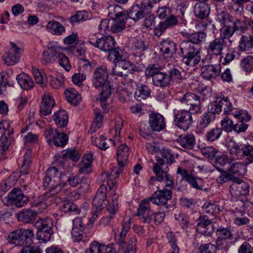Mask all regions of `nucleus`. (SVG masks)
<instances>
[{"label":"nucleus","instance_id":"nucleus-1","mask_svg":"<svg viewBox=\"0 0 253 253\" xmlns=\"http://www.w3.org/2000/svg\"><path fill=\"white\" fill-rule=\"evenodd\" d=\"M108 73L106 67L97 68L93 74L92 84L96 88H101V93L105 98L110 97L111 94V85L108 80Z\"/></svg>","mask_w":253,"mask_h":253},{"label":"nucleus","instance_id":"nucleus-2","mask_svg":"<svg viewBox=\"0 0 253 253\" xmlns=\"http://www.w3.org/2000/svg\"><path fill=\"white\" fill-rule=\"evenodd\" d=\"M34 239V233L30 229H19L10 232L7 237L9 243L17 246L31 245Z\"/></svg>","mask_w":253,"mask_h":253},{"label":"nucleus","instance_id":"nucleus-3","mask_svg":"<svg viewBox=\"0 0 253 253\" xmlns=\"http://www.w3.org/2000/svg\"><path fill=\"white\" fill-rule=\"evenodd\" d=\"M145 74L147 77L152 78V84L155 86L164 88L170 84V77L167 73L161 72V68L156 65L147 67Z\"/></svg>","mask_w":253,"mask_h":253},{"label":"nucleus","instance_id":"nucleus-4","mask_svg":"<svg viewBox=\"0 0 253 253\" xmlns=\"http://www.w3.org/2000/svg\"><path fill=\"white\" fill-rule=\"evenodd\" d=\"M53 221L50 219H40L35 223L38 231L36 237L38 240L46 242L50 240L53 234Z\"/></svg>","mask_w":253,"mask_h":253},{"label":"nucleus","instance_id":"nucleus-5","mask_svg":"<svg viewBox=\"0 0 253 253\" xmlns=\"http://www.w3.org/2000/svg\"><path fill=\"white\" fill-rule=\"evenodd\" d=\"M88 220L85 218L77 217L73 220L72 236L74 241L79 242L82 240L83 234L88 233V229L92 227L93 224H87Z\"/></svg>","mask_w":253,"mask_h":253},{"label":"nucleus","instance_id":"nucleus-6","mask_svg":"<svg viewBox=\"0 0 253 253\" xmlns=\"http://www.w3.org/2000/svg\"><path fill=\"white\" fill-rule=\"evenodd\" d=\"M136 215L142 223H150L153 221L154 212L148 199L146 198L140 202Z\"/></svg>","mask_w":253,"mask_h":253},{"label":"nucleus","instance_id":"nucleus-7","mask_svg":"<svg viewBox=\"0 0 253 253\" xmlns=\"http://www.w3.org/2000/svg\"><path fill=\"white\" fill-rule=\"evenodd\" d=\"M250 186L248 183L244 182L237 177L234 178L230 186V192L233 197L239 198L240 196H246L249 193Z\"/></svg>","mask_w":253,"mask_h":253},{"label":"nucleus","instance_id":"nucleus-8","mask_svg":"<svg viewBox=\"0 0 253 253\" xmlns=\"http://www.w3.org/2000/svg\"><path fill=\"white\" fill-rule=\"evenodd\" d=\"M222 109L224 114H228L232 110L233 106L228 97H218L216 100L209 106V109L216 114L221 112Z\"/></svg>","mask_w":253,"mask_h":253},{"label":"nucleus","instance_id":"nucleus-9","mask_svg":"<svg viewBox=\"0 0 253 253\" xmlns=\"http://www.w3.org/2000/svg\"><path fill=\"white\" fill-rule=\"evenodd\" d=\"M172 197L171 187L164 188V189L156 191L153 196L146 198L153 204L160 205H165L168 201Z\"/></svg>","mask_w":253,"mask_h":253},{"label":"nucleus","instance_id":"nucleus-10","mask_svg":"<svg viewBox=\"0 0 253 253\" xmlns=\"http://www.w3.org/2000/svg\"><path fill=\"white\" fill-rule=\"evenodd\" d=\"M10 48L2 56L4 64L8 66H12L16 64L19 59L20 48L15 43H10Z\"/></svg>","mask_w":253,"mask_h":253},{"label":"nucleus","instance_id":"nucleus-11","mask_svg":"<svg viewBox=\"0 0 253 253\" xmlns=\"http://www.w3.org/2000/svg\"><path fill=\"white\" fill-rule=\"evenodd\" d=\"M196 230L200 233L211 236L214 231V226L211 221L206 216L199 215L197 219Z\"/></svg>","mask_w":253,"mask_h":253},{"label":"nucleus","instance_id":"nucleus-12","mask_svg":"<svg viewBox=\"0 0 253 253\" xmlns=\"http://www.w3.org/2000/svg\"><path fill=\"white\" fill-rule=\"evenodd\" d=\"M8 202L18 208H21L26 204L29 199L23 193L19 188H13L7 196Z\"/></svg>","mask_w":253,"mask_h":253},{"label":"nucleus","instance_id":"nucleus-13","mask_svg":"<svg viewBox=\"0 0 253 253\" xmlns=\"http://www.w3.org/2000/svg\"><path fill=\"white\" fill-rule=\"evenodd\" d=\"M116 42L113 37L105 36L99 39L97 46L101 50L109 52V56H114V51H120L118 48H115Z\"/></svg>","mask_w":253,"mask_h":253},{"label":"nucleus","instance_id":"nucleus-14","mask_svg":"<svg viewBox=\"0 0 253 253\" xmlns=\"http://www.w3.org/2000/svg\"><path fill=\"white\" fill-rule=\"evenodd\" d=\"M114 246L113 243L106 246L96 241H93L90 244L89 250L86 251L85 253H116Z\"/></svg>","mask_w":253,"mask_h":253},{"label":"nucleus","instance_id":"nucleus-15","mask_svg":"<svg viewBox=\"0 0 253 253\" xmlns=\"http://www.w3.org/2000/svg\"><path fill=\"white\" fill-rule=\"evenodd\" d=\"M149 124L152 130L160 131L165 127L164 117L158 113H153L149 115Z\"/></svg>","mask_w":253,"mask_h":253},{"label":"nucleus","instance_id":"nucleus-16","mask_svg":"<svg viewBox=\"0 0 253 253\" xmlns=\"http://www.w3.org/2000/svg\"><path fill=\"white\" fill-rule=\"evenodd\" d=\"M225 45H227V42L218 37L210 42L207 49L208 53L218 55L222 53Z\"/></svg>","mask_w":253,"mask_h":253},{"label":"nucleus","instance_id":"nucleus-17","mask_svg":"<svg viewBox=\"0 0 253 253\" xmlns=\"http://www.w3.org/2000/svg\"><path fill=\"white\" fill-rule=\"evenodd\" d=\"M160 50L165 58H170L175 54V44L169 40H164L160 42Z\"/></svg>","mask_w":253,"mask_h":253},{"label":"nucleus","instance_id":"nucleus-18","mask_svg":"<svg viewBox=\"0 0 253 253\" xmlns=\"http://www.w3.org/2000/svg\"><path fill=\"white\" fill-rule=\"evenodd\" d=\"M59 47L55 45L51 46L46 51L43 52L41 62L43 65H48L54 62L58 57Z\"/></svg>","mask_w":253,"mask_h":253},{"label":"nucleus","instance_id":"nucleus-19","mask_svg":"<svg viewBox=\"0 0 253 253\" xmlns=\"http://www.w3.org/2000/svg\"><path fill=\"white\" fill-rule=\"evenodd\" d=\"M55 105V101L49 94H44L40 107V113L47 116L51 113L53 107Z\"/></svg>","mask_w":253,"mask_h":253},{"label":"nucleus","instance_id":"nucleus-20","mask_svg":"<svg viewBox=\"0 0 253 253\" xmlns=\"http://www.w3.org/2000/svg\"><path fill=\"white\" fill-rule=\"evenodd\" d=\"M114 56L115 59L116 61V64L117 65L116 68L117 73H120L119 71L120 68L127 71V73L129 74L131 73V71L133 68V65L130 63L129 61L126 60L125 58H123L121 55L120 51H114Z\"/></svg>","mask_w":253,"mask_h":253},{"label":"nucleus","instance_id":"nucleus-21","mask_svg":"<svg viewBox=\"0 0 253 253\" xmlns=\"http://www.w3.org/2000/svg\"><path fill=\"white\" fill-rule=\"evenodd\" d=\"M220 64L209 65L204 67L202 75L205 79L209 80L215 79L220 75Z\"/></svg>","mask_w":253,"mask_h":253},{"label":"nucleus","instance_id":"nucleus-22","mask_svg":"<svg viewBox=\"0 0 253 253\" xmlns=\"http://www.w3.org/2000/svg\"><path fill=\"white\" fill-rule=\"evenodd\" d=\"M210 9V6L208 3L204 2H199L195 4L193 13L197 18L204 19L209 16Z\"/></svg>","mask_w":253,"mask_h":253},{"label":"nucleus","instance_id":"nucleus-23","mask_svg":"<svg viewBox=\"0 0 253 253\" xmlns=\"http://www.w3.org/2000/svg\"><path fill=\"white\" fill-rule=\"evenodd\" d=\"M37 215V212L35 211L25 209L17 213V217L19 221L25 223H32L35 220Z\"/></svg>","mask_w":253,"mask_h":253},{"label":"nucleus","instance_id":"nucleus-24","mask_svg":"<svg viewBox=\"0 0 253 253\" xmlns=\"http://www.w3.org/2000/svg\"><path fill=\"white\" fill-rule=\"evenodd\" d=\"M175 122L179 128L186 130L190 125V113L187 111H182L175 116Z\"/></svg>","mask_w":253,"mask_h":253},{"label":"nucleus","instance_id":"nucleus-25","mask_svg":"<svg viewBox=\"0 0 253 253\" xmlns=\"http://www.w3.org/2000/svg\"><path fill=\"white\" fill-rule=\"evenodd\" d=\"M150 11L143 9L138 4H136L132 6L130 9L128 16L134 21L137 22L145 18L147 14Z\"/></svg>","mask_w":253,"mask_h":253},{"label":"nucleus","instance_id":"nucleus-26","mask_svg":"<svg viewBox=\"0 0 253 253\" xmlns=\"http://www.w3.org/2000/svg\"><path fill=\"white\" fill-rule=\"evenodd\" d=\"M47 30L53 35L62 36L65 33V27L58 21L51 20L46 25Z\"/></svg>","mask_w":253,"mask_h":253},{"label":"nucleus","instance_id":"nucleus-27","mask_svg":"<svg viewBox=\"0 0 253 253\" xmlns=\"http://www.w3.org/2000/svg\"><path fill=\"white\" fill-rule=\"evenodd\" d=\"M233 140H230L228 142V150L233 159H239L242 158V145Z\"/></svg>","mask_w":253,"mask_h":253},{"label":"nucleus","instance_id":"nucleus-28","mask_svg":"<svg viewBox=\"0 0 253 253\" xmlns=\"http://www.w3.org/2000/svg\"><path fill=\"white\" fill-rule=\"evenodd\" d=\"M108 15L111 19H126V15L121 7L114 4L108 6Z\"/></svg>","mask_w":253,"mask_h":253},{"label":"nucleus","instance_id":"nucleus-29","mask_svg":"<svg viewBox=\"0 0 253 253\" xmlns=\"http://www.w3.org/2000/svg\"><path fill=\"white\" fill-rule=\"evenodd\" d=\"M16 80L20 86L25 90H29L34 86L32 78L28 74L23 73L17 76Z\"/></svg>","mask_w":253,"mask_h":253},{"label":"nucleus","instance_id":"nucleus-30","mask_svg":"<svg viewBox=\"0 0 253 253\" xmlns=\"http://www.w3.org/2000/svg\"><path fill=\"white\" fill-rule=\"evenodd\" d=\"M155 181L163 183L166 187L172 186L174 183L171 175H156L154 176H151L149 183L151 185H153Z\"/></svg>","mask_w":253,"mask_h":253},{"label":"nucleus","instance_id":"nucleus-31","mask_svg":"<svg viewBox=\"0 0 253 253\" xmlns=\"http://www.w3.org/2000/svg\"><path fill=\"white\" fill-rule=\"evenodd\" d=\"M131 219L129 217L124 218L122 222V229L120 233L118 243L119 245H124L125 244V239L126 235L130 228Z\"/></svg>","mask_w":253,"mask_h":253},{"label":"nucleus","instance_id":"nucleus-32","mask_svg":"<svg viewBox=\"0 0 253 253\" xmlns=\"http://www.w3.org/2000/svg\"><path fill=\"white\" fill-rule=\"evenodd\" d=\"M151 90L149 87L144 84L138 85L134 93L135 98L139 101L146 99L150 96Z\"/></svg>","mask_w":253,"mask_h":253},{"label":"nucleus","instance_id":"nucleus-33","mask_svg":"<svg viewBox=\"0 0 253 253\" xmlns=\"http://www.w3.org/2000/svg\"><path fill=\"white\" fill-rule=\"evenodd\" d=\"M65 94L68 102L74 105H77L82 101L81 94L73 88L66 89Z\"/></svg>","mask_w":253,"mask_h":253},{"label":"nucleus","instance_id":"nucleus-34","mask_svg":"<svg viewBox=\"0 0 253 253\" xmlns=\"http://www.w3.org/2000/svg\"><path fill=\"white\" fill-rule=\"evenodd\" d=\"M53 118L56 125L59 127H65L68 122L67 113L63 110L55 112Z\"/></svg>","mask_w":253,"mask_h":253},{"label":"nucleus","instance_id":"nucleus-35","mask_svg":"<svg viewBox=\"0 0 253 253\" xmlns=\"http://www.w3.org/2000/svg\"><path fill=\"white\" fill-rule=\"evenodd\" d=\"M92 161V155L91 154H87L84 155L82 161L79 165L80 172L81 173H88L91 172V165Z\"/></svg>","mask_w":253,"mask_h":253},{"label":"nucleus","instance_id":"nucleus-36","mask_svg":"<svg viewBox=\"0 0 253 253\" xmlns=\"http://www.w3.org/2000/svg\"><path fill=\"white\" fill-rule=\"evenodd\" d=\"M239 43V48L242 51L252 52L253 49V41L252 36L243 35Z\"/></svg>","mask_w":253,"mask_h":253},{"label":"nucleus","instance_id":"nucleus-37","mask_svg":"<svg viewBox=\"0 0 253 253\" xmlns=\"http://www.w3.org/2000/svg\"><path fill=\"white\" fill-rule=\"evenodd\" d=\"M237 26L235 25V23H233L232 25L225 26L223 28L220 29V38H222L224 41H228L231 43V41L229 39L233 36V34L236 30Z\"/></svg>","mask_w":253,"mask_h":253},{"label":"nucleus","instance_id":"nucleus-38","mask_svg":"<svg viewBox=\"0 0 253 253\" xmlns=\"http://www.w3.org/2000/svg\"><path fill=\"white\" fill-rule=\"evenodd\" d=\"M61 175H46L43 179V184L44 187L53 188L59 185Z\"/></svg>","mask_w":253,"mask_h":253},{"label":"nucleus","instance_id":"nucleus-39","mask_svg":"<svg viewBox=\"0 0 253 253\" xmlns=\"http://www.w3.org/2000/svg\"><path fill=\"white\" fill-rule=\"evenodd\" d=\"M180 53L182 58V62L187 66L190 62V42L186 40L181 42L180 45Z\"/></svg>","mask_w":253,"mask_h":253},{"label":"nucleus","instance_id":"nucleus-40","mask_svg":"<svg viewBox=\"0 0 253 253\" xmlns=\"http://www.w3.org/2000/svg\"><path fill=\"white\" fill-rule=\"evenodd\" d=\"M246 157L245 164L248 165L253 163V146L248 143L242 145V157Z\"/></svg>","mask_w":253,"mask_h":253},{"label":"nucleus","instance_id":"nucleus-41","mask_svg":"<svg viewBox=\"0 0 253 253\" xmlns=\"http://www.w3.org/2000/svg\"><path fill=\"white\" fill-rule=\"evenodd\" d=\"M128 155V146L126 144L121 145L117 150V161L122 164L127 163Z\"/></svg>","mask_w":253,"mask_h":253},{"label":"nucleus","instance_id":"nucleus-42","mask_svg":"<svg viewBox=\"0 0 253 253\" xmlns=\"http://www.w3.org/2000/svg\"><path fill=\"white\" fill-rule=\"evenodd\" d=\"M153 171L156 174H167L169 171L168 164L163 159H159L153 167Z\"/></svg>","mask_w":253,"mask_h":253},{"label":"nucleus","instance_id":"nucleus-43","mask_svg":"<svg viewBox=\"0 0 253 253\" xmlns=\"http://www.w3.org/2000/svg\"><path fill=\"white\" fill-rule=\"evenodd\" d=\"M92 142L101 150H106L113 144V140L111 139H107L104 136L101 135L99 138L92 137Z\"/></svg>","mask_w":253,"mask_h":253},{"label":"nucleus","instance_id":"nucleus-44","mask_svg":"<svg viewBox=\"0 0 253 253\" xmlns=\"http://www.w3.org/2000/svg\"><path fill=\"white\" fill-rule=\"evenodd\" d=\"M202 154L211 163L213 160H215V157L217 154H218L219 151L213 146H206L201 149Z\"/></svg>","mask_w":253,"mask_h":253},{"label":"nucleus","instance_id":"nucleus-45","mask_svg":"<svg viewBox=\"0 0 253 253\" xmlns=\"http://www.w3.org/2000/svg\"><path fill=\"white\" fill-rule=\"evenodd\" d=\"M68 140V136L63 132H56L52 138L53 144L57 147H64L67 143Z\"/></svg>","mask_w":253,"mask_h":253},{"label":"nucleus","instance_id":"nucleus-46","mask_svg":"<svg viewBox=\"0 0 253 253\" xmlns=\"http://www.w3.org/2000/svg\"><path fill=\"white\" fill-rule=\"evenodd\" d=\"M126 19H110L112 25L110 26V32L113 33H119L125 27V20Z\"/></svg>","mask_w":253,"mask_h":253},{"label":"nucleus","instance_id":"nucleus-47","mask_svg":"<svg viewBox=\"0 0 253 253\" xmlns=\"http://www.w3.org/2000/svg\"><path fill=\"white\" fill-rule=\"evenodd\" d=\"M95 119L92 123L89 132L91 133L95 132L99 129L102 124L103 116L97 109H95Z\"/></svg>","mask_w":253,"mask_h":253},{"label":"nucleus","instance_id":"nucleus-48","mask_svg":"<svg viewBox=\"0 0 253 253\" xmlns=\"http://www.w3.org/2000/svg\"><path fill=\"white\" fill-rule=\"evenodd\" d=\"M209 111L204 113L201 117L199 125L203 127H207L215 119L214 115L216 113L212 112L209 109Z\"/></svg>","mask_w":253,"mask_h":253},{"label":"nucleus","instance_id":"nucleus-49","mask_svg":"<svg viewBox=\"0 0 253 253\" xmlns=\"http://www.w3.org/2000/svg\"><path fill=\"white\" fill-rule=\"evenodd\" d=\"M62 178L65 177L67 179L69 184L73 187H75L82 182H85V179H84L82 175H62Z\"/></svg>","mask_w":253,"mask_h":253},{"label":"nucleus","instance_id":"nucleus-50","mask_svg":"<svg viewBox=\"0 0 253 253\" xmlns=\"http://www.w3.org/2000/svg\"><path fill=\"white\" fill-rule=\"evenodd\" d=\"M240 66L243 71L247 72H251L253 70V56L248 55L242 59Z\"/></svg>","mask_w":253,"mask_h":253},{"label":"nucleus","instance_id":"nucleus-51","mask_svg":"<svg viewBox=\"0 0 253 253\" xmlns=\"http://www.w3.org/2000/svg\"><path fill=\"white\" fill-rule=\"evenodd\" d=\"M30 155V151H27L24 155L20 169V172L22 174H28L30 172L29 170L31 163Z\"/></svg>","mask_w":253,"mask_h":253},{"label":"nucleus","instance_id":"nucleus-52","mask_svg":"<svg viewBox=\"0 0 253 253\" xmlns=\"http://www.w3.org/2000/svg\"><path fill=\"white\" fill-rule=\"evenodd\" d=\"M61 211L66 213L71 212H78V207L72 201L65 200L60 206Z\"/></svg>","mask_w":253,"mask_h":253},{"label":"nucleus","instance_id":"nucleus-53","mask_svg":"<svg viewBox=\"0 0 253 253\" xmlns=\"http://www.w3.org/2000/svg\"><path fill=\"white\" fill-rule=\"evenodd\" d=\"M247 165L241 163H236L232 164L228 171L231 174H236L239 173V174H245L247 172V168L246 167Z\"/></svg>","mask_w":253,"mask_h":253},{"label":"nucleus","instance_id":"nucleus-54","mask_svg":"<svg viewBox=\"0 0 253 253\" xmlns=\"http://www.w3.org/2000/svg\"><path fill=\"white\" fill-rule=\"evenodd\" d=\"M222 132V129L215 127L210 129L206 134V139L210 141H213L219 138Z\"/></svg>","mask_w":253,"mask_h":253},{"label":"nucleus","instance_id":"nucleus-55","mask_svg":"<svg viewBox=\"0 0 253 253\" xmlns=\"http://www.w3.org/2000/svg\"><path fill=\"white\" fill-rule=\"evenodd\" d=\"M175 218L176 220L178 221L181 228L187 233L190 220L188 214L187 213H180Z\"/></svg>","mask_w":253,"mask_h":253},{"label":"nucleus","instance_id":"nucleus-56","mask_svg":"<svg viewBox=\"0 0 253 253\" xmlns=\"http://www.w3.org/2000/svg\"><path fill=\"white\" fill-rule=\"evenodd\" d=\"M216 233L217 237L220 238V239H223L226 241L233 239L231 230L227 228L219 227L217 229Z\"/></svg>","mask_w":253,"mask_h":253},{"label":"nucleus","instance_id":"nucleus-57","mask_svg":"<svg viewBox=\"0 0 253 253\" xmlns=\"http://www.w3.org/2000/svg\"><path fill=\"white\" fill-rule=\"evenodd\" d=\"M119 195L115 193L113 196L111 201L109 202L107 206V210L108 212L114 215L119 209L118 201Z\"/></svg>","mask_w":253,"mask_h":253},{"label":"nucleus","instance_id":"nucleus-58","mask_svg":"<svg viewBox=\"0 0 253 253\" xmlns=\"http://www.w3.org/2000/svg\"><path fill=\"white\" fill-rule=\"evenodd\" d=\"M191 110L193 111V113H198L201 112V102L199 97L197 96L195 93H191Z\"/></svg>","mask_w":253,"mask_h":253},{"label":"nucleus","instance_id":"nucleus-59","mask_svg":"<svg viewBox=\"0 0 253 253\" xmlns=\"http://www.w3.org/2000/svg\"><path fill=\"white\" fill-rule=\"evenodd\" d=\"M203 208L205 212L210 214L218 213L220 211L219 206L214 201L205 203Z\"/></svg>","mask_w":253,"mask_h":253},{"label":"nucleus","instance_id":"nucleus-60","mask_svg":"<svg viewBox=\"0 0 253 253\" xmlns=\"http://www.w3.org/2000/svg\"><path fill=\"white\" fill-rule=\"evenodd\" d=\"M167 238L171 248L170 253H179V249L177 245V239L174 234L171 231L169 232L167 234Z\"/></svg>","mask_w":253,"mask_h":253},{"label":"nucleus","instance_id":"nucleus-61","mask_svg":"<svg viewBox=\"0 0 253 253\" xmlns=\"http://www.w3.org/2000/svg\"><path fill=\"white\" fill-rule=\"evenodd\" d=\"M62 157L65 159H69L73 161L76 162L79 160L81 155L76 150L67 149L66 151L64 152Z\"/></svg>","mask_w":253,"mask_h":253},{"label":"nucleus","instance_id":"nucleus-62","mask_svg":"<svg viewBox=\"0 0 253 253\" xmlns=\"http://www.w3.org/2000/svg\"><path fill=\"white\" fill-rule=\"evenodd\" d=\"M232 114L235 118L240 120L241 122H247L250 121L251 119V116L246 110L236 111L232 113Z\"/></svg>","mask_w":253,"mask_h":253},{"label":"nucleus","instance_id":"nucleus-63","mask_svg":"<svg viewBox=\"0 0 253 253\" xmlns=\"http://www.w3.org/2000/svg\"><path fill=\"white\" fill-rule=\"evenodd\" d=\"M47 80L49 82L50 85L54 88H58L63 84V79L62 77H58L49 75Z\"/></svg>","mask_w":253,"mask_h":253},{"label":"nucleus","instance_id":"nucleus-64","mask_svg":"<svg viewBox=\"0 0 253 253\" xmlns=\"http://www.w3.org/2000/svg\"><path fill=\"white\" fill-rule=\"evenodd\" d=\"M205 33L199 32L191 34V42L196 44H199L205 41L206 38Z\"/></svg>","mask_w":253,"mask_h":253}]
</instances>
